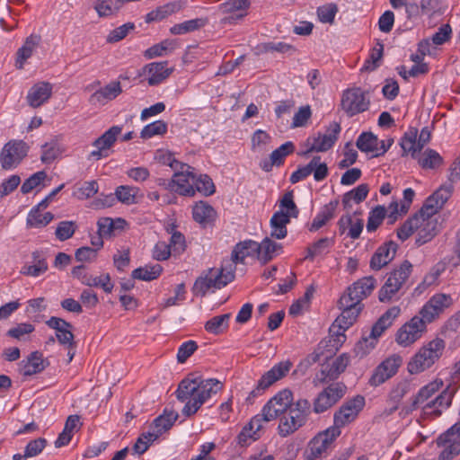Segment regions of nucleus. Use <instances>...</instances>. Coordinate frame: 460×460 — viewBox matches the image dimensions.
Returning <instances> with one entry per match:
<instances>
[{"mask_svg":"<svg viewBox=\"0 0 460 460\" xmlns=\"http://www.w3.org/2000/svg\"><path fill=\"white\" fill-rule=\"evenodd\" d=\"M222 388L221 383L215 378L202 379L193 374L181 380L176 390L179 401L185 402L181 410L185 417L194 415L213 394Z\"/></svg>","mask_w":460,"mask_h":460,"instance_id":"1","label":"nucleus"},{"mask_svg":"<svg viewBox=\"0 0 460 460\" xmlns=\"http://www.w3.org/2000/svg\"><path fill=\"white\" fill-rule=\"evenodd\" d=\"M451 197V185L438 189L425 201L417 213L420 219L416 227V243L420 246L437 234V221L432 218Z\"/></svg>","mask_w":460,"mask_h":460,"instance_id":"2","label":"nucleus"},{"mask_svg":"<svg viewBox=\"0 0 460 460\" xmlns=\"http://www.w3.org/2000/svg\"><path fill=\"white\" fill-rule=\"evenodd\" d=\"M446 342L441 338H436L423 345L408 363L411 374H419L429 368L442 356Z\"/></svg>","mask_w":460,"mask_h":460,"instance_id":"3","label":"nucleus"},{"mask_svg":"<svg viewBox=\"0 0 460 460\" xmlns=\"http://www.w3.org/2000/svg\"><path fill=\"white\" fill-rule=\"evenodd\" d=\"M312 411L311 403L306 399H299L282 415L279 424V432L287 437L304 426Z\"/></svg>","mask_w":460,"mask_h":460,"instance_id":"4","label":"nucleus"},{"mask_svg":"<svg viewBox=\"0 0 460 460\" xmlns=\"http://www.w3.org/2000/svg\"><path fill=\"white\" fill-rule=\"evenodd\" d=\"M234 279V267L232 264L224 266L220 270H210L205 277L196 279L192 292L195 296H204L210 288L220 289Z\"/></svg>","mask_w":460,"mask_h":460,"instance_id":"5","label":"nucleus"},{"mask_svg":"<svg viewBox=\"0 0 460 460\" xmlns=\"http://www.w3.org/2000/svg\"><path fill=\"white\" fill-rule=\"evenodd\" d=\"M412 265L410 261H404L398 268L394 269L389 275L384 286L378 292V298L382 303H388L394 296L401 289L403 283L411 272Z\"/></svg>","mask_w":460,"mask_h":460,"instance_id":"6","label":"nucleus"},{"mask_svg":"<svg viewBox=\"0 0 460 460\" xmlns=\"http://www.w3.org/2000/svg\"><path fill=\"white\" fill-rule=\"evenodd\" d=\"M369 92L360 87H352L343 91L341 107L349 116L353 117L367 111L370 106Z\"/></svg>","mask_w":460,"mask_h":460,"instance_id":"7","label":"nucleus"},{"mask_svg":"<svg viewBox=\"0 0 460 460\" xmlns=\"http://www.w3.org/2000/svg\"><path fill=\"white\" fill-rule=\"evenodd\" d=\"M436 445L438 447H443V450L438 456V460H452L459 456L460 420L440 434L436 439Z\"/></svg>","mask_w":460,"mask_h":460,"instance_id":"8","label":"nucleus"},{"mask_svg":"<svg viewBox=\"0 0 460 460\" xmlns=\"http://www.w3.org/2000/svg\"><path fill=\"white\" fill-rule=\"evenodd\" d=\"M168 164L172 169H177L178 165H181V170H183L184 167L187 168L185 172L181 171L175 172L173 177L171 179V184H172L173 191L182 196H194L195 189L192 184L194 178V168L187 164H180L177 160L172 158L171 155L168 157Z\"/></svg>","mask_w":460,"mask_h":460,"instance_id":"9","label":"nucleus"},{"mask_svg":"<svg viewBox=\"0 0 460 460\" xmlns=\"http://www.w3.org/2000/svg\"><path fill=\"white\" fill-rule=\"evenodd\" d=\"M453 305L450 295L437 293L433 295L419 312V320L427 327L428 323L434 322L439 315Z\"/></svg>","mask_w":460,"mask_h":460,"instance_id":"10","label":"nucleus"},{"mask_svg":"<svg viewBox=\"0 0 460 460\" xmlns=\"http://www.w3.org/2000/svg\"><path fill=\"white\" fill-rule=\"evenodd\" d=\"M347 386L341 383H332L324 388L314 400L313 411L323 413L336 404L346 394Z\"/></svg>","mask_w":460,"mask_h":460,"instance_id":"11","label":"nucleus"},{"mask_svg":"<svg viewBox=\"0 0 460 460\" xmlns=\"http://www.w3.org/2000/svg\"><path fill=\"white\" fill-rule=\"evenodd\" d=\"M338 305L342 312L330 327V332H334L337 327L339 329L348 330L356 321L363 306L352 301L351 297L344 296H341Z\"/></svg>","mask_w":460,"mask_h":460,"instance_id":"12","label":"nucleus"},{"mask_svg":"<svg viewBox=\"0 0 460 460\" xmlns=\"http://www.w3.org/2000/svg\"><path fill=\"white\" fill-rule=\"evenodd\" d=\"M365 405V398L361 395H356L352 399L346 401L333 415V426L331 428H341L352 422Z\"/></svg>","mask_w":460,"mask_h":460,"instance_id":"13","label":"nucleus"},{"mask_svg":"<svg viewBox=\"0 0 460 460\" xmlns=\"http://www.w3.org/2000/svg\"><path fill=\"white\" fill-rule=\"evenodd\" d=\"M28 146L22 140H11L2 148L0 163L4 170L16 167L27 155Z\"/></svg>","mask_w":460,"mask_h":460,"instance_id":"14","label":"nucleus"},{"mask_svg":"<svg viewBox=\"0 0 460 460\" xmlns=\"http://www.w3.org/2000/svg\"><path fill=\"white\" fill-rule=\"evenodd\" d=\"M340 435L341 430L331 427L319 432L308 444L306 449L307 459L317 460L320 458Z\"/></svg>","mask_w":460,"mask_h":460,"instance_id":"15","label":"nucleus"},{"mask_svg":"<svg viewBox=\"0 0 460 460\" xmlns=\"http://www.w3.org/2000/svg\"><path fill=\"white\" fill-rule=\"evenodd\" d=\"M290 361H281L273 366L258 381L257 386L250 393L248 400L257 397L265 392L271 385L285 376L291 368Z\"/></svg>","mask_w":460,"mask_h":460,"instance_id":"16","label":"nucleus"},{"mask_svg":"<svg viewBox=\"0 0 460 460\" xmlns=\"http://www.w3.org/2000/svg\"><path fill=\"white\" fill-rule=\"evenodd\" d=\"M293 405L292 392L285 389L278 393L264 406L263 414L267 420H275L277 417L283 415L290 406Z\"/></svg>","mask_w":460,"mask_h":460,"instance_id":"17","label":"nucleus"},{"mask_svg":"<svg viewBox=\"0 0 460 460\" xmlns=\"http://www.w3.org/2000/svg\"><path fill=\"white\" fill-rule=\"evenodd\" d=\"M402 363L401 356L394 354L379 364L369 378L368 384L376 387L394 376Z\"/></svg>","mask_w":460,"mask_h":460,"instance_id":"18","label":"nucleus"},{"mask_svg":"<svg viewBox=\"0 0 460 460\" xmlns=\"http://www.w3.org/2000/svg\"><path fill=\"white\" fill-rule=\"evenodd\" d=\"M427 331V327L419 320V316H413L404 323L396 333V341L402 346H409L419 340Z\"/></svg>","mask_w":460,"mask_h":460,"instance_id":"19","label":"nucleus"},{"mask_svg":"<svg viewBox=\"0 0 460 460\" xmlns=\"http://www.w3.org/2000/svg\"><path fill=\"white\" fill-rule=\"evenodd\" d=\"M121 126H112L106 130L101 137L95 139L93 146L96 147L89 155L88 159L100 160L109 156L110 149L112 147L117 140L118 136L121 133Z\"/></svg>","mask_w":460,"mask_h":460,"instance_id":"20","label":"nucleus"},{"mask_svg":"<svg viewBox=\"0 0 460 460\" xmlns=\"http://www.w3.org/2000/svg\"><path fill=\"white\" fill-rule=\"evenodd\" d=\"M340 132V124L335 121L332 122L325 134L319 133L316 137L313 138V144L303 153V155H307L312 152H325L329 150L335 144Z\"/></svg>","mask_w":460,"mask_h":460,"instance_id":"21","label":"nucleus"},{"mask_svg":"<svg viewBox=\"0 0 460 460\" xmlns=\"http://www.w3.org/2000/svg\"><path fill=\"white\" fill-rule=\"evenodd\" d=\"M398 244L394 241L385 242L374 252L370 260V268L379 270L390 263L397 252Z\"/></svg>","mask_w":460,"mask_h":460,"instance_id":"22","label":"nucleus"},{"mask_svg":"<svg viewBox=\"0 0 460 460\" xmlns=\"http://www.w3.org/2000/svg\"><path fill=\"white\" fill-rule=\"evenodd\" d=\"M356 146L363 153H373L374 157L383 155L388 151V146H385V140L379 141L372 132L361 133Z\"/></svg>","mask_w":460,"mask_h":460,"instance_id":"23","label":"nucleus"},{"mask_svg":"<svg viewBox=\"0 0 460 460\" xmlns=\"http://www.w3.org/2000/svg\"><path fill=\"white\" fill-rule=\"evenodd\" d=\"M456 392V388L451 387V385H448L439 395L426 403L423 407L424 413L435 418L440 416L442 414V410L447 409L451 405L452 399Z\"/></svg>","mask_w":460,"mask_h":460,"instance_id":"24","label":"nucleus"},{"mask_svg":"<svg viewBox=\"0 0 460 460\" xmlns=\"http://www.w3.org/2000/svg\"><path fill=\"white\" fill-rule=\"evenodd\" d=\"M375 286L376 279L373 277H365L349 287L347 292L342 296H349L356 304L361 305V301L371 294Z\"/></svg>","mask_w":460,"mask_h":460,"instance_id":"25","label":"nucleus"},{"mask_svg":"<svg viewBox=\"0 0 460 460\" xmlns=\"http://www.w3.org/2000/svg\"><path fill=\"white\" fill-rule=\"evenodd\" d=\"M52 84L49 82H39L28 92L26 101L32 108H39L46 103L52 95Z\"/></svg>","mask_w":460,"mask_h":460,"instance_id":"26","label":"nucleus"},{"mask_svg":"<svg viewBox=\"0 0 460 460\" xmlns=\"http://www.w3.org/2000/svg\"><path fill=\"white\" fill-rule=\"evenodd\" d=\"M259 247V243L252 240H244L236 243L231 253L232 266L235 268L238 263L244 264L247 257L257 258Z\"/></svg>","mask_w":460,"mask_h":460,"instance_id":"27","label":"nucleus"},{"mask_svg":"<svg viewBox=\"0 0 460 460\" xmlns=\"http://www.w3.org/2000/svg\"><path fill=\"white\" fill-rule=\"evenodd\" d=\"M167 62H153L144 66V73L148 74L147 83L151 86L158 85L173 71V68L167 67Z\"/></svg>","mask_w":460,"mask_h":460,"instance_id":"28","label":"nucleus"},{"mask_svg":"<svg viewBox=\"0 0 460 460\" xmlns=\"http://www.w3.org/2000/svg\"><path fill=\"white\" fill-rule=\"evenodd\" d=\"M47 365L42 354L39 351H33L28 356L26 360L21 362L20 371L23 376H30L43 371Z\"/></svg>","mask_w":460,"mask_h":460,"instance_id":"29","label":"nucleus"},{"mask_svg":"<svg viewBox=\"0 0 460 460\" xmlns=\"http://www.w3.org/2000/svg\"><path fill=\"white\" fill-rule=\"evenodd\" d=\"M401 309L398 306L389 308L372 326L370 338L377 340L383 332L389 328L394 320L400 314Z\"/></svg>","mask_w":460,"mask_h":460,"instance_id":"30","label":"nucleus"},{"mask_svg":"<svg viewBox=\"0 0 460 460\" xmlns=\"http://www.w3.org/2000/svg\"><path fill=\"white\" fill-rule=\"evenodd\" d=\"M289 215L283 210L276 211L270 218V236L276 239H283L288 234L287 225L289 224Z\"/></svg>","mask_w":460,"mask_h":460,"instance_id":"31","label":"nucleus"},{"mask_svg":"<svg viewBox=\"0 0 460 460\" xmlns=\"http://www.w3.org/2000/svg\"><path fill=\"white\" fill-rule=\"evenodd\" d=\"M40 37L38 35H30L26 38L23 45L17 50L16 53V67L19 69L23 68V65L28 58H30L38 47Z\"/></svg>","mask_w":460,"mask_h":460,"instance_id":"32","label":"nucleus"},{"mask_svg":"<svg viewBox=\"0 0 460 460\" xmlns=\"http://www.w3.org/2000/svg\"><path fill=\"white\" fill-rule=\"evenodd\" d=\"M33 259L32 265H24L21 273L26 276L38 277L48 270L46 257L41 251H35L31 254Z\"/></svg>","mask_w":460,"mask_h":460,"instance_id":"33","label":"nucleus"},{"mask_svg":"<svg viewBox=\"0 0 460 460\" xmlns=\"http://www.w3.org/2000/svg\"><path fill=\"white\" fill-rule=\"evenodd\" d=\"M338 204V200H333L324 205L314 218L309 230L311 232L317 231L323 227L330 219L333 218Z\"/></svg>","mask_w":460,"mask_h":460,"instance_id":"34","label":"nucleus"},{"mask_svg":"<svg viewBox=\"0 0 460 460\" xmlns=\"http://www.w3.org/2000/svg\"><path fill=\"white\" fill-rule=\"evenodd\" d=\"M417 137L418 129L415 128H411L404 133L400 142V146L403 152L402 155L411 154L412 158H418L421 150L418 148Z\"/></svg>","mask_w":460,"mask_h":460,"instance_id":"35","label":"nucleus"},{"mask_svg":"<svg viewBox=\"0 0 460 460\" xmlns=\"http://www.w3.org/2000/svg\"><path fill=\"white\" fill-rule=\"evenodd\" d=\"M178 417L179 414L177 411L165 409L163 414L153 420L151 429H155V432L162 435L173 426Z\"/></svg>","mask_w":460,"mask_h":460,"instance_id":"36","label":"nucleus"},{"mask_svg":"<svg viewBox=\"0 0 460 460\" xmlns=\"http://www.w3.org/2000/svg\"><path fill=\"white\" fill-rule=\"evenodd\" d=\"M259 250L257 253V259L261 264H266L271 261L277 252L281 250V245L272 241L270 238H264L261 243H259Z\"/></svg>","mask_w":460,"mask_h":460,"instance_id":"37","label":"nucleus"},{"mask_svg":"<svg viewBox=\"0 0 460 460\" xmlns=\"http://www.w3.org/2000/svg\"><path fill=\"white\" fill-rule=\"evenodd\" d=\"M369 187L367 183H361L355 189L346 192L342 198L344 209L349 210L352 207V201L358 204L367 197Z\"/></svg>","mask_w":460,"mask_h":460,"instance_id":"38","label":"nucleus"},{"mask_svg":"<svg viewBox=\"0 0 460 460\" xmlns=\"http://www.w3.org/2000/svg\"><path fill=\"white\" fill-rule=\"evenodd\" d=\"M122 92L119 82H111L91 95L92 102H104L115 99Z\"/></svg>","mask_w":460,"mask_h":460,"instance_id":"39","label":"nucleus"},{"mask_svg":"<svg viewBox=\"0 0 460 460\" xmlns=\"http://www.w3.org/2000/svg\"><path fill=\"white\" fill-rule=\"evenodd\" d=\"M208 22V18H196L185 21L171 27L170 32L173 35H181L188 32L195 31L207 25Z\"/></svg>","mask_w":460,"mask_h":460,"instance_id":"40","label":"nucleus"},{"mask_svg":"<svg viewBox=\"0 0 460 460\" xmlns=\"http://www.w3.org/2000/svg\"><path fill=\"white\" fill-rule=\"evenodd\" d=\"M230 318V313L214 316L206 322L204 328L209 333L221 334L227 330Z\"/></svg>","mask_w":460,"mask_h":460,"instance_id":"41","label":"nucleus"},{"mask_svg":"<svg viewBox=\"0 0 460 460\" xmlns=\"http://www.w3.org/2000/svg\"><path fill=\"white\" fill-rule=\"evenodd\" d=\"M192 216L196 222L206 226L213 220L215 210L208 203L200 201L193 208Z\"/></svg>","mask_w":460,"mask_h":460,"instance_id":"42","label":"nucleus"},{"mask_svg":"<svg viewBox=\"0 0 460 460\" xmlns=\"http://www.w3.org/2000/svg\"><path fill=\"white\" fill-rule=\"evenodd\" d=\"M163 271V267L160 264L146 265L139 267L132 271V278L136 279L151 281L157 279Z\"/></svg>","mask_w":460,"mask_h":460,"instance_id":"43","label":"nucleus"},{"mask_svg":"<svg viewBox=\"0 0 460 460\" xmlns=\"http://www.w3.org/2000/svg\"><path fill=\"white\" fill-rule=\"evenodd\" d=\"M443 157L434 149H426L418 162L423 169H437L443 164Z\"/></svg>","mask_w":460,"mask_h":460,"instance_id":"44","label":"nucleus"},{"mask_svg":"<svg viewBox=\"0 0 460 460\" xmlns=\"http://www.w3.org/2000/svg\"><path fill=\"white\" fill-rule=\"evenodd\" d=\"M193 186L195 192L198 191L204 196H210L215 192V185L212 179L207 174L197 175L194 172Z\"/></svg>","mask_w":460,"mask_h":460,"instance_id":"45","label":"nucleus"},{"mask_svg":"<svg viewBox=\"0 0 460 460\" xmlns=\"http://www.w3.org/2000/svg\"><path fill=\"white\" fill-rule=\"evenodd\" d=\"M54 218L51 212H46L44 215L40 214L39 208H32L27 217V225L31 227H44L49 224Z\"/></svg>","mask_w":460,"mask_h":460,"instance_id":"46","label":"nucleus"},{"mask_svg":"<svg viewBox=\"0 0 460 460\" xmlns=\"http://www.w3.org/2000/svg\"><path fill=\"white\" fill-rule=\"evenodd\" d=\"M333 243V240L328 237L319 239L317 242L314 243L307 248V253L305 257V260L313 261L315 256L323 253L327 249L332 246Z\"/></svg>","mask_w":460,"mask_h":460,"instance_id":"47","label":"nucleus"},{"mask_svg":"<svg viewBox=\"0 0 460 460\" xmlns=\"http://www.w3.org/2000/svg\"><path fill=\"white\" fill-rule=\"evenodd\" d=\"M295 151V145L291 141L285 142L270 155L271 164L280 166L284 164L285 158Z\"/></svg>","mask_w":460,"mask_h":460,"instance_id":"48","label":"nucleus"},{"mask_svg":"<svg viewBox=\"0 0 460 460\" xmlns=\"http://www.w3.org/2000/svg\"><path fill=\"white\" fill-rule=\"evenodd\" d=\"M138 189L128 185L119 186L115 190L116 199L121 203L130 205L136 203V195Z\"/></svg>","mask_w":460,"mask_h":460,"instance_id":"49","label":"nucleus"},{"mask_svg":"<svg viewBox=\"0 0 460 460\" xmlns=\"http://www.w3.org/2000/svg\"><path fill=\"white\" fill-rule=\"evenodd\" d=\"M123 4V0H103L98 2L94 9L102 17L110 16L118 11Z\"/></svg>","mask_w":460,"mask_h":460,"instance_id":"50","label":"nucleus"},{"mask_svg":"<svg viewBox=\"0 0 460 460\" xmlns=\"http://www.w3.org/2000/svg\"><path fill=\"white\" fill-rule=\"evenodd\" d=\"M386 215V209L384 206H376L374 209L369 212L367 230L368 232L376 231L378 226L382 224Z\"/></svg>","mask_w":460,"mask_h":460,"instance_id":"51","label":"nucleus"},{"mask_svg":"<svg viewBox=\"0 0 460 460\" xmlns=\"http://www.w3.org/2000/svg\"><path fill=\"white\" fill-rule=\"evenodd\" d=\"M384 45L380 42L372 49L369 58L365 61L362 71H374L380 66L383 58Z\"/></svg>","mask_w":460,"mask_h":460,"instance_id":"52","label":"nucleus"},{"mask_svg":"<svg viewBox=\"0 0 460 460\" xmlns=\"http://www.w3.org/2000/svg\"><path fill=\"white\" fill-rule=\"evenodd\" d=\"M438 390V385L436 383H429V385L420 388L412 401L411 410H415L419 404L428 401Z\"/></svg>","mask_w":460,"mask_h":460,"instance_id":"53","label":"nucleus"},{"mask_svg":"<svg viewBox=\"0 0 460 460\" xmlns=\"http://www.w3.org/2000/svg\"><path fill=\"white\" fill-rule=\"evenodd\" d=\"M167 131V124L163 120H156L144 127L140 137L144 139L150 138L156 135H164Z\"/></svg>","mask_w":460,"mask_h":460,"instance_id":"54","label":"nucleus"},{"mask_svg":"<svg viewBox=\"0 0 460 460\" xmlns=\"http://www.w3.org/2000/svg\"><path fill=\"white\" fill-rule=\"evenodd\" d=\"M257 50L259 53H268V52H279V53H286L291 49H293V46L290 44H288L286 42L279 41H270V42H264L261 43L257 46Z\"/></svg>","mask_w":460,"mask_h":460,"instance_id":"55","label":"nucleus"},{"mask_svg":"<svg viewBox=\"0 0 460 460\" xmlns=\"http://www.w3.org/2000/svg\"><path fill=\"white\" fill-rule=\"evenodd\" d=\"M99 187L96 181H84L77 188L73 195L78 199H86L94 196L98 192Z\"/></svg>","mask_w":460,"mask_h":460,"instance_id":"56","label":"nucleus"},{"mask_svg":"<svg viewBox=\"0 0 460 460\" xmlns=\"http://www.w3.org/2000/svg\"><path fill=\"white\" fill-rule=\"evenodd\" d=\"M61 153L57 142L52 141L42 146L40 160L43 164H51Z\"/></svg>","mask_w":460,"mask_h":460,"instance_id":"57","label":"nucleus"},{"mask_svg":"<svg viewBox=\"0 0 460 460\" xmlns=\"http://www.w3.org/2000/svg\"><path fill=\"white\" fill-rule=\"evenodd\" d=\"M76 228L77 226L74 221H62L57 226L56 237L59 241H66L74 235Z\"/></svg>","mask_w":460,"mask_h":460,"instance_id":"58","label":"nucleus"},{"mask_svg":"<svg viewBox=\"0 0 460 460\" xmlns=\"http://www.w3.org/2000/svg\"><path fill=\"white\" fill-rule=\"evenodd\" d=\"M376 339L368 337H362L360 341H358L355 347L354 352L356 356L358 358H363L367 356L376 346Z\"/></svg>","mask_w":460,"mask_h":460,"instance_id":"59","label":"nucleus"},{"mask_svg":"<svg viewBox=\"0 0 460 460\" xmlns=\"http://www.w3.org/2000/svg\"><path fill=\"white\" fill-rule=\"evenodd\" d=\"M419 218L417 214H415L412 217L409 218L403 225L397 229V236L402 242L407 240L414 231H416V227H418Z\"/></svg>","mask_w":460,"mask_h":460,"instance_id":"60","label":"nucleus"},{"mask_svg":"<svg viewBox=\"0 0 460 460\" xmlns=\"http://www.w3.org/2000/svg\"><path fill=\"white\" fill-rule=\"evenodd\" d=\"M338 12V7L335 4H327L317 8V15L319 20L324 23H332L335 15Z\"/></svg>","mask_w":460,"mask_h":460,"instance_id":"61","label":"nucleus"},{"mask_svg":"<svg viewBox=\"0 0 460 460\" xmlns=\"http://www.w3.org/2000/svg\"><path fill=\"white\" fill-rule=\"evenodd\" d=\"M47 177L45 172L40 171L33 173L22 184L21 191L23 194L30 193L34 188L39 186L40 182Z\"/></svg>","mask_w":460,"mask_h":460,"instance_id":"62","label":"nucleus"},{"mask_svg":"<svg viewBox=\"0 0 460 460\" xmlns=\"http://www.w3.org/2000/svg\"><path fill=\"white\" fill-rule=\"evenodd\" d=\"M270 139V136L265 131L261 129L256 130L252 137V149L259 152L265 151Z\"/></svg>","mask_w":460,"mask_h":460,"instance_id":"63","label":"nucleus"},{"mask_svg":"<svg viewBox=\"0 0 460 460\" xmlns=\"http://www.w3.org/2000/svg\"><path fill=\"white\" fill-rule=\"evenodd\" d=\"M134 29L135 24L133 22H127L118 28H115L109 33L107 41L110 43L118 42L123 40L128 32Z\"/></svg>","mask_w":460,"mask_h":460,"instance_id":"64","label":"nucleus"}]
</instances>
